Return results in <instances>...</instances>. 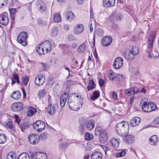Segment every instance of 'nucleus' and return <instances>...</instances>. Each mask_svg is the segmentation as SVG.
<instances>
[{
  "mask_svg": "<svg viewBox=\"0 0 159 159\" xmlns=\"http://www.w3.org/2000/svg\"><path fill=\"white\" fill-rule=\"evenodd\" d=\"M46 93V91L44 89L40 90L38 94L39 98H43L45 96Z\"/></svg>",
  "mask_w": 159,
  "mask_h": 159,
  "instance_id": "48",
  "label": "nucleus"
},
{
  "mask_svg": "<svg viewBox=\"0 0 159 159\" xmlns=\"http://www.w3.org/2000/svg\"><path fill=\"white\" fill-rule=\"evenodd\" d=\"M32 157L34 159H47V155L43 152H37L33 154Z\"/></svg>",
  "mask_w": 159,
  "mask_h": 159,
  "instance_id": "16",
  "label": "nucleus"
},
{
  "mask_svg": "<svg viewBox=\"0 0 159 159\" xmlns=\"http://www.w3.org/2000/svg\"><path fill=\"white\" fill-rule=\"evenodd\" d=\"M155 38L154 33H151L148 37L147 41V48L148 49L152 50Z\"/></svg>",
  "mask_w": 159,
  "mask_h": 159,
  "instance_id": "11",
  "label": "nucleus"
},
{
  "mask_svg": "<svg viewBox=\"0 0 159 159\" xmlns=\"http://www.w3.org/2000/svg\"><path fill=\"white\" fill-rule=\"evenodd\" d=\"M102 147L104 151L105 154H107V151L109 150V149L107 148L106 146L104 145L102 146Z\"/></svg>",
  "mask_w": 159,
  "mask_h": 159,
  "instance_id": "61",
  "label": "nucleus"
},
{
  "mask_svg": "<svg viewBox=\"0 0 159 159\" xmlns=\"http://www.w3.org/2000/svg\"><path fill=\"white\" fill-rule=\"evenodd\" d=\"M33 126L36 131L38 132H41L44 129L45 125L44 121L38 120L33 124Z\"/></svg>",
  "mask_w": 159,
  "mask_h": 159,
  "instance_id": "6",
  "label": "nucleus"
},
{
  "mask_svg": "<svg viewBox=\"0 0 159 159\" xmlns=\"http://www.w3.org/2000/svg\"><path fill=\"white\" fill-rule=\"evenodd\" d=\"M36 112L37 110L35 108L30 107L28 109L27 115L28 116H30L33 115Z\"/></svg>",
  "mask_w": 159,
  "mask_h": 159,
  "instance_id": "33",
  "label": "nucleus"
},
{
  "mask_svg": "<svg viewBox=\"0 0 159 159\" xmlns=\"http://www.w3.org/2000/svg\"><path fill=\"white\" fill-rule=\"evenodd\" d=\"M45 80V76L42 74L39 75L35 78V82L36 84L38 86L42 85Z\"/></svg>",
  "mask_w": 159,
  "mask_h": 159,
  "instance_id": "8",
  "label": "nucleus"
},
{
  "mask_svg": "<svg viewBox=\"0 0 159 159\" xmlns=\"http://www.w3.org/2000/svg\"><path fill=\"white\" fill-rule=\"evenodd\" d=\"M37 6L39 10L43 12L46 9V5L42 0H38L37 2Z\"/></svg>",
  "mask_w": 159,
  "mask_h": 159,
  "instance_id": "18",
  "label": "nucleus"
},
{
  "mask_svg": "<svg viewBox=\"0 0 159 159\" xmlns=\"http://www.w3.org/2000/svg\"><path fill=\"white\" fill-rule=\"evenodd\" d=\"M149 142V144L152 146H155L157 145L158 143V140L157 136L156 135H154L151 137Z\"/></svg>",
  "mask_w": 159,
  "mask_h": 159,
  "instance_id": "24",
  "label": "nucleus"
},
{
  "mask_svg": "<svg viewBox=\"0 0 159 159\" xmlns=\"http://www.w3.org/2000/svg\"><path fill=\"white\" fill-rule=\"evenodd\" d=\"M115 128L118 135L125 136L128 134L129 132V124L127 122L121 121L117 124Z\"/></svg>",
  "mask_w": 159,
  "mask_h": 159,
  "instance_id": "1",
  "label": "nucleus"
},
{
  "mask_svg": "<svg viewBox=\"0 0 159 159\" xmlns=\"http://www.w3.org/2000/svg\"><path fill=\"white\" fill-rule=\"evenodd\" d=\"M85 139L87 140H91L93 137V136L92 134L88 133H87L85 134Z\"/></svg>",
  "mask_w": 159,
  "mask_h": 159,
  "instance_id": "47",
  "label": "nucleus"
},
{
  "mask_svg": "<svg viewBox=\"0 0 159 159\" xmlns=\"http://www.w3.org/2000/svg\"><path fill=\"white\" fill-rule=\"evenodd\" d=\"M150 50L148 51V57L150 58H154L155 59L158 56H159V54L158 52L156 50H155V51L157 53V54H156V55L154 56L153 54H152L151 53V52L152 50L150 49Z\"/></svg>",
  "mask_w": 159,
  "mask_h": 159,
  "instance_id": "39",
  "label": "nucleus"
},
{
  "mask_svg": "<svg viewBox=\"0 0 159 159\" xmlns=\"http://www.w3.org/2000/svg\"><path fill=\"white\" fill-rule=\"evenodd\" d=\"M36 50L39 54H44L47 53V52L45 50L44 48L42 45V43L38 45L37 47Z\"/></svg>",
  "mask_w": 159,
  "mask_h": 159,
  "instance_id": "25",
  "label": "nucleus"
},
{
  "mask_svg": "<svg viewBox=\"0 0 159 159\" xmlns=\"http://www.w3.org/2000/svg\"><path fill=\"white\" fill-rule=\"evenodd\" d=\"M123 56L127 59L129 60H131L133 59L135 55L133 54L130 51L128 52H125L124 53Z\"/></svg>",
  "mask_w": 159,
  "mask_h": 159,
  "instance_id": "28",
  "label": "nucleus"
},
{
  "mask_svg": "<svg viewBox=\"0 0 159 159\" xmlns=\"http://www.w3.org/2000/svg\"><path fill=\"white\" fill-rule=\"evenodd\" d=\"M6 159H16V155L15 153L10 152L7 155Z\"/></svg>",
  "mask_w": 159,
  "mask_h": 159,
  "instance_id": "42",
  "label": "nucleus"
},
{
  "mask_svg": "<svg viewBox=\"0 0 159 159\" xmlns=\"http://www.w3.org/2000/svg\"><path fill=\"white\" fill-rule=\"evenodd\" d=\"M123 76L121 75L118 74H116V77L119 81H121L123 80Z\"/></svg>",
  "mask_w": 159,
  "mask_h": 159,
  "instance_id": "56",
  "label": "nucleus"
},
{
  "mask_svg": "<svg viewBox=\"0 0 159 159\" xmlns=\"http://www.w3.org/2000/svg\"><path fill=\"white\" fill-rule=\"evenodd\" d=\"M7 0H0V8L4 5H6L7 3Z\"/></svg>",
  "mask_w": 159,
  "mask_h": 159,
  "instance_id": "54",
  "label": "nucleus"
},
{
  "mask_svg": "<svg viewBox=\"0 0 159 159\" xmlns=\"http://www.w3.org/2000/svg\"><path fill=\"white\" fill-rule=\"evenodd\" d=\"M84 29V27L83 24H77L74 27L73 33L75 34H79L83 31Z\"/></svg>",
  "mask_w": 159,
  "mask_h": 159,
  "instance_id": "14",
  "label": "nucleus"
},
{
  "mask_svg": "<svg viewBox=\"0 0 159 159\" xmlns=\"http://www.w3.org/2000/svg\"><path fill=\"white\" fill-rule=\"evenodd\" d=\"M17 159H30V157L27 153L24 152L19 155Z\"/></svg>",
  "mask_w": 159,
  "mask_h": 159,
  "instance_id": "35",
  "label": "nucleus"
},
{
  "mask_svg": "<svg viewBox=\"0 0 159 159\" xmlns=\"http://www.w3.org/2000/svg\"><path fill=\"white\" fill-rule=\"evenodd\" d=\"M104 82L105 81L104 80L101 79L99 80L98 83L100 87H102L103 86L104 84Z\"/></svg>",
  "mask_w": 159,
  "mask_h": 159,
  "instance_id": "58",
  "label": "nucleus"
},
{
  "mask_svg": "<svg viewBox=\"0 0 159 159\" xmlns=\"http://www.w3.org/2000/svg\"><path fill=\"white\" fill-rule=\"evenodd\" d=\"M68 104L70 109L74 111H77L79 108L77 107V103H75L74 101H70L69 98L68 99Z\"/></svg>",
  "mask_w": 159,
  "mask_h": 159,
  "instance_id": "21",
  "label": "nucleus"
},
{
  "mask_svg": "<svg viewBox=\"0 0 159 159\" xmlns=\"http://www.w3.org/2000/svg\"><path fill=\"white\" fill-rule=\"evenodd\" d=\"M123 59L120 57L116 58L114 61L113 65L114 68L116 69L120 68L123 65Z\"/></svg>",
  "mask_w": 159,
  "mask_h": 159,
  "instance_id": "9",
  "label": "nucleus"
},
{
  "mask_svg": "<svg viewBox=\"0 0 159 159\" xmlns=\"http://www.w3.org/2000/svg\"><path fill=\"white\" fill-rule=\"evenodd\" d=\"M27 37L28 35L26 33L24 32H21L19 34L17 37V41L23 46H25L27 44L26 40Z\"/></svg>",
  "mask_w": 159,
  "mask_h": 159,
  "instance_id": "4",
  "label": "nucleus"
},
{
  "mask_svg": "<svg viewBox=\"0 0 159 159\" xmlns=\"http://www.w3.org/2000/svg\"><path fill=\"white\" fill-rule=\"evenodd\" d=\"M67 140L64 139H63L64 143L60 145V147L62 149H65L66 148L68 145V143L67 142Z\"/></svg>",
  "mask_w": 159,
  "mask_h": 159,
  "instance_id": "45",
  "label": "nucleus"
},
{
  "mask_svg": "<svg viewBox=\"0 0 159 159\" xmlns=\"http://www.w3.org/2000/svg\"><path fill=\"white\" fill-rule=\"evenodd\" d=\"M95 135H98L100 137L101 139L103 142H106L107 140L108 137L107 132L104 130H101L100 128L97 127L95 129Z\"/></svg>",
  "mask_w": 159,
  "mask_h": 159,
  "instance_id": "5",
  "label": "nucleus"
},
{
  "mask_svg": "<svg viewBox=\"0 0 159 159\" xmlns=\"http://www.w3.org/2000/svg\"><path fill=\"white\" fill-rule=\"evenodd\" d=\"M125 139L126 142L129 144H131L134 141V138L133 136L128 135L125 136Z\"/></svg>",
  "mask_w": 159,
  "mask_h": 159,
  "instance_id": "29",
  "label": "nucleus"
},
{
  "mask_svg": "<svg viewBox=\"0 0 159 159\" xmlns=\"http://www.w3.org/2000/svg\"><path fill=\"white\" fill-rule=\"evenodd\" d=\"M74 83V81L72 80H68L67 81L66 84L68 86H70L73 84Z\"/></svg>",
  "mask_w": 159,
  "mask_h": 159,
  "instance_id": "62",
  "label": "nucleus"
},
{
  "mask_svg": "<svg viewBox=\"0 0 159 159\" xmlns=\"http://www.w3.org/2000/svg\"><path fill=\"white\" fill-rule=\"evenodd\" d=\"M102 155L100 152H94L91 155V159H102Z\"/></svg>",
  "mask_w": 159,
  "mask_h": 159,
  "instance_id": "30",
  "label": "nucleus"
},
{
  "mask_svg": "<svg viewBox=\"0 0 159 159\" xmlns=\"http://www.w3.org/2000/svg\"><path fill=\"white\" fill-rule=\"evenodd\" d=\"M61 19V17L59 14L57 13L55 15L54 20L55 22H58L60 21Z\"/></svg>",
  "mask_w": 159,
  "mask_h": 159,
  "instance_id": "49",
  "label": "nucleus"
},
{
  "mask_svg": "<svg viewBox=\"0 0 159 159\" xmlns=\"http://www.w3.org/2000/svg\"><path fill=\"white\" fill-rule=\"evenodd\" d=\"M58 33L57 28L56 27L54 28L51 32V35L53 37L56 36Z\"/></svg>",
  "mask_w": 159,
  "mask_h": 159,
  "instance_id": "52",
  "label": "nucleus"
},
{
  "mask_svg": "<svg viewBox=\"0 0 159 159\" xmlns=\"http://www.w3.org/2000/svg\"><path fill=\"white\" fill-rule=\"evenodd\" d=\"M21 96L20 92L18 91L13 92L11 96L14 99L17 100L19 99Z\"/></svg>",
  "mask_w": 159,
  "mask_h": 159,
  "instance_id": "34",
  "label": "nucleus"
},
{
  "mask_svg": "<svg viewBox=\"0 0 159 159\" xmlns=\"http://www.w3.org/2000/svg\"><path fill=\"white\" fill-rule=\"evenodd\" d=\"M41 137L42 139H45L47 137V134L45 133H43L41 135Z\"/></svg>",
  "mask_w": 159,
  "mask_h": 159,
  "instance_id": "60",
  "label": "nucleus"
},
{
  "mask_svg": "<svg viewBox=\"0 0 159 159\" xmlns=\"http://www.w3.org/2000/svg\"><path fill=\"white\" fill-rule=\"evenodd\" d=\"M108 76L110 80H112L116 77V74L110 70L109 71Z\"/></svg>",
  "mask_w": 159,
  "mask_h": 159,
  "instance_id": "41",
  "label": "nucleus"
},
{
  "mask_svg": "<svg viewBox=\"0 0 159 159\" xmlns=\"http://www.w3.org/2000/svg\"><path fill=\"white\" fill-rule=\"evenodd\" d=\"M115 0H103V5L104 7H110L114 6Z\"/></svg>",
  "mask_w": 159,
  "mask_h": 159,
  "instance_id": "20",
  "label": "nucleus"
},
{
  "mask_svg": "<svg viewBox=\"0 0 159 159\" xmlns=\"http://www.w3.org/2000/svg\"><path fill=\"white\" fill-rule=\"evenodd\" d=\"M48 113L50 115H52L55 113L56 111V106L52 104H49L47 108Z\"/></svg>",
  "mask_w": 159,
  "mask_h": 159,
  "instance_id": "23",
  "label": "nucleus"
},
{
  "mask_svg": "<svg viewBox=\"0 0 159 159\" xmlns=\"http://www.w3.org/2000/svg\"><path fill=\"white\" fill-rule=\"evenodd\" d=\"M30 125V124L28 121L26 122L25 123H23L22 125L20 126V127L22 132L24 131V130L27 128Z\"/></svg>",
  "mask_w": 159,
  "mask_h": 159,
  "instance_id": "43",
  "label": "nucleus"
},
{
  "mask_svg": "<svg viewBox=\"0 0 159 159\" xmlns=\"http://www.w3.org/2000/svg\"><path fill=\"white\" fill-rule=\"evenodd\" d=\"M12 125V122L11 121H8L5 124V127L8 128Z\"/></svg>",
  "mask_w": 159,
  "mask_h": 159,
  "instance_id": "57",
  "label": "nucleus"
},
{
  "mask_svg": "<svg viewBox=\"0 0 159 159\" xmlns=\"http://www.w3.org/2000/svg\"><path fill=\"white\" fill-rule=\"evenodd\" d=\"M96 86L94 81L93 80H89L87 87V90L88 91L93 90Z\"/></svg>",
  "mask_w": 159,
  "mask_h": 159,
  "instance_id": "27",
  "label": "nucleus"
},
{
  "mask_svg": "<svg viewBox=\"0 0 159 159\" xmlns=\"http://www.w3.org/2000/svg\"><path fill=\"white\" fill-rule=\"evenodd\" d=\"M100 96V92L98 90L94 91L93 94L92 96L90 98L92 100H94Z\"/></svg>",
  "mask_w": 159,
  "mask_h": 159,
  "instance_id": "36",
  "label": "nucleus"
},
{
  "mask_svg": "<svg viewBox=\"0 0 159 159\" xmlns=\"http://www.w3.org/2000/svg\"><path fill=\"white\" fill-rule=\"evenodd\" d=\"M140 104L143 110L146 112H150L154 111L156 107V105L154 103L149 102L145 98L141 100Z\"/></svg>",
  "mask_w": 159,
  "mask_h": 159,
  "instance_id": "2",
  "label": "nucleus"
},
{
  "mask_svg": "<svg viewBox=\"0 0 159 159\" xmlns=\"http://www.w3.org/2000/svg\"><path fill=\"white\" fill-rule=\"evenodd\" d=\"M116 16V18L115 19V20H120V14H114L112 15L110 17V20L111 21H112V19L114 18V17Z\"/></svg>",
  "mask_w": 159,
  "mask_h": 159,
  "instance_id": "44",
  "label": "nucleus"
},
{
  "mask_svg": "<svg viewBox=\"0 0 159 159\" xmlns=\"http://www.w3.org/2000/svg\"><path fill=\"white\" fill-rule=\"evenodd\" d=\"M13 77H11V84L13 85L16 83V81L18 84H20L19 80V77L16 73H13L12 74Z\"/></svg>",
  "mask_w": 159,
  "mask_h": 159,
  "instance_id": "26",
  "label": "nucleus"
},
{
  "mask_svg": "<svg viewBox=\"0 0 159 159\" xmlns=\"http://www.w3.org/2000/svg\"><path fill=\"white\" fill-rule=\"evenodd\" d=\"M112 38L111 36H105L101 40V43L102 45L107 46L109 45L112 41Z\"/></svg>",
  "mask_w": 159,
  "mask_h": 159,
  "instance_id": "15",
  "label": "nucleus"
},
{
  "mask_svg": "<svg viewBox=\"0 0 159 159\" xmlns=\"http://www.w3.org/2000/svg\"><path fill=\"white\" fill-rule=\"evenodd\" d=\"M11 19H13L15 16L14 14L16 12V9L15 8H11L9 9Z\"/></svg>",
  "mask_w": 159,
  "mask_h": 159,
  "instance_id": "46",
  "label": "nucleus"
},
{
  "mask_svg": "<svg viewBox=\"0 0 159 159\" xmlns=\"http://www.w3.org/2000/svg\"><path fill=\"white\" fill-rule=\"evenodd\" d=\"M14 117L15 119V121L16 122L18 125H19L20 122V120L18 116L17 115H15Z\"/></svg>",
  "mask_w": 159,
  "mask_h": 159,
  "instance_id": "59",
  "label": "nucleus"
},
{
  "mask_svg": "<svg viewBox=\"0 0 159 159\" xmlns=\"http://www.w3.org/2000/svg\"><path fill=\"white\" fill-rule=\"evenodd\" d=\"M125 154V150H122L121 152L117 153L116 154V157H120L124 156Z\"/></svg>",
  "mask_w": 159,
  "mask_h": 159,
  "instance_id": "50",
  "label": "nucleus"
},
{
  "mask_svg": "<svg viewBox=\"0 0 159 159\" xmlns=\"http://www.w3.org/2000/svg\"><path fill=\"white\" fill-rule=\"evenodd\" d=\"M42 45L44 48L47 53L49 52L52 48V45L51 43L49 41L46 40L42 43Z\"/></svg>",
  "mask_w": 159,
  "mask_h": 159,
  "instance_id": "19",
  "label": "nucleus"
},
{
  "mask_svg": "<svg viewBox=\"0 0 159 159\" xmlns=\"http://www.w3.org/2000/svg\"><path fill=\"white\" fill-rule=\"evenodd\" d=\"M117 94L116 93L114 92L112 93V98L115 100H116L117 99Z\"/></svg>",
  "mask_w": 159,
  "mask_h": 159,
  "instance_id": "63",
  "label": "nucleus"
},
{
  "mask_svg": "<svg viewBox=\"0 0 159 159\" xmlns=\"http://www.w3.org/2000/svg\"><path fill=\"white\" fill-rule=\"evenodd\" d=\"M154 123L155 124H159V117L155 119Z\"/></svg>",
  "mask_w": 159,
  "mask_h": 159,
  "instance_id": "64",
  "label": "nucleus"
},
{
  "mask_svg": "<svg viewBox=\"0 0 159 159\" xmlns=\"http://www.w3.org/2000/svg\"><path fill=\"white\" fill-rule=\"evenodd\" d=\"M139 90L138 88L135 87L126 89L125 91V93L127 96H130L137 93Z\"/></svg>",
  "mask_w": 159,
  "mask_h": 159,
  "instance_id": "13",
  "label": "nucleus"
},
{
  "mask_svg": "<svg viewBox=\"0 0 159 159\" xmlns=\"http://www.w3.org/2000/svg\"><path fill=\"white\" fill-rule=\"evenodd\" d=\"M133 54L136 56L139 52V48L135 46H133L131 51H130Z\"/></svg>",
  "mask_w": 159,
  "mask_h": 159,
  "instance_id": "40",
  "label": "nucleus"
},
{
  "mask_svg": "<svg viewBox=\"0 0 159 159\" xmlns=\"http://www.w3.org/2000/svg\"><path fill=\"white\" fill-rule=\"evenodd\" d=\"M9 22V19L8 14L4 12L0 15V23L4 25H6Z\"/></svg>",
  "mask_w": 159,
  "mask_h": 159,
  "instance_id": "7",
  "label": "nucleus"
},
{
  "mask_svg": "<svg viewBox=\"0 0 159 159\" xmlns=\"http://www.w3.org/2000/svg\"><path fill=\"white\" fill-rule=\"evenodd\" d=\"M68 95V93L65 92L61 95L60 98V105L61 107H64Z\"/></svg>",
  "mask_w": 159,
  "mask_h": 159,
  "instance_id": "17",
  "label": "nucleus"
},
{
  "mask_svg": "<svg viewBox=\"0 0 159 159\" xmlns=\"http://www.w3.org/2000/svg\"><path fill=\"white\" fill-rule=\"evenodd\" d=\"M22 80L23 84L25 85H26L27 84L29 80V78L28 76H23L22 77Z\"/></svg>",
  "mask_w": 159,
  "mask_h": 159,
  "instance_id": "53",
  "label": "nucleus"
},
{
  "mask_svg": "<svg viewBox=\"0 0 159 159\" xmlns=\"http://www.w3.org/2000/svg\"><path fill=\"white\" fill-rule=\"evenodd\" d=\"M28 139L30 143L35 144L38 143L39 140V136L37 134H31L28 136Z\"/></svg>",
  "mask_w": 159,
  "mask_h": 159,
  "instance_id": "10",
  "label": "nucleus"
},
{
  "mask_svg": "<svg viewBox=\"0 0 159 159\" xmlns=\"http://www.w3.org/2000/svg\"><path fill=\"white\" fill-rule=\"evenodd\" d=\"M79 123L85 125L88 131L92 130L95 125L94 122L93 120L92 119L87 120L85 118L82 117L79 119Z\"/></svg>",
  "mask_w": 159,
  "mask_h": 159,
  "instance_id": "3",
  "label": "nucleus"
},
{
  "mask_svg": "<svg viewBox=\"0 0 159 159\" xmlns=\"http://www.w3.org/2000/svg\"><path fill=\"white\" fill-rule=\"evenodd\" d=\"M7 140L6 135L3 134H0V144L4 143Z\"/></svg>",
  "mask_w": 159,
  "mask_h": 159,
  "instance_id": "38",
  "label": "nucleus"
},
{
  "mask_svg": "<svg viewBox=\"0 0 159 159\" xmlns=\"http://www.w3.org/2000/svg\"><path fill=\"white\" fill-rule=\"evenodd\" d=\"M87 45L84 43H83L78 47V52L79 53H81L84 52L86 49Z\"/></svg>",
  "mask_w": 159,
  "mask_h": 159,
  "instance_id": "37",
  "label": "nucleus"
},
{
  "mask_svg": "<svg viewBox=\"0 0 159 159\" xmlns=\"http://www.w3.org/2000/svg\"><path fill=\"white\" fill-rule=\"evenodd\" d=\"M8 131L11 133V134H13L16 131L15 127L12 125H11L7 128Z\"/></svg>",
  "mask_w": 159,
  "mask_h": 159,
  "instance_id": "51",
  "label": "nucleus"
},
{
  "mask_svg": "<svg viewBox=\"0 0 159 159\" xmlns=\"http://www.w3.org/2000/svg\"><path fill=\"white\" fill-rule=\"evenodd\" d=\"M110 143L114 147L117 148L119 147V142L118 140L112 138L110 141Z\"/></svg>",
  "mask_w": 159,
  "mask_h": 159,
  "instance_id": "32",
  "label": "nucleus"
},
{
  "mask_svg": "<svg viewBox=\"0 0 159 159\" xmlns=\"http://www.w3.org/2000/svg\"><path fill=\"white\" fill-rule=\"evenodd\" d=\"M75 16L74 13L71 11L68 12L66 15V17L69 21H71L75 18Z\"/></svg>",
  "mask_w": 159,
  "mask_h": 159,
  "instance_id": "31",
  "label": "nucleus"
},
{
  "mask_svg": "<svg viewBox=\"0 0 159 159\" xmlns=\"http://www.w3.org/2000/svg\"><path fill=\"white\" fill-rule=\"evenodd\" d=\"M140 121L139 117H134L130 120V125L132 127H135L139 124Z\"/></svg>",
  "mask_w": 159,
  "mask_h": 159,
  "instance_id": "22",
  "label": "nucleus"
},
{
  "mask_svg": "<svg viewBox=\"0 0 159 159\" xmlns=\"http://www.w3.org/2000/svg\"><path fill=\"white\" fill-rule=\"evenodd\" d=\"M80 125L79 127V130L81 134H83L84 133V128L83 126L84 124H81L80 123Z\"/></svg>",
  "mask_w": 159,
  "mask_h": 159,
  "instance_id": "55",
  "label": "nucleus"
},
{
  "mask_svg": "<svg viewBox=\"0 0 159 159\" xmlns=\"http://www.w3.org/2000/svg\"><path fill=\"white\" fill-rule=\"evenodd\" d=\"M23 108V105L20 102L15 103L11 106L12 111L16 112L20 111Z\"/></svg>",
  "mask_w": 159,
  "mask_h": 159,
  "instance_id": "12",
  "label": "nucleus"
}]
</instances>
